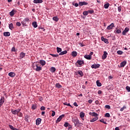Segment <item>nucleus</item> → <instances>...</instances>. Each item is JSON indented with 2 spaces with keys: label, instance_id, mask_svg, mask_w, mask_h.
Masks as SVG:
<instances>
[{
  "label": "nucleus",
  "instance_id": "nucleus-54",
  "mask_svg": "<svg viewBox=\"0 0 130 130\" xmlns=\"http://www.w3.org/2000/svg\"><path fill=\"white\" fill-rule=\"evenodd\" d=\"M52 113L51 116L53 117V116H54V115H55V112L54 111H52Z\"/></svg>",
  "mask_w": 130,
  "mask_h": 130
},
{
  "label": "nucleus",
  "instance_id": "nucleus-27",
  "mask_svg": "<svg viewBox=\"0 0 130 130\" xmlns=\"http://www.w3.org/2000/svg\"><path fill=\"white\" fill-rule=\"evenodd\" d=\"M32 26L34 28H37V22L34 21L32 22Z\"/></svg>",
  "mask_w": 130,
  "mask_h": 130
},
{
  "label": "nucleus",
  "instance_id": "nucleus-44",
  "mask_svg": "<svg viewBox=\"0 0 130 130\" xmlns=\"http://www.w3.org/2000/svg\"><path fill=\"white\" fill-rule=\"evenodd\" d=\"M73 6H75V7H76V8L79 7V3H75L74 4V3H72Z\"/></svg>",
  "mask_w": 130,
  "mask_h": 130
},
{
  "label": "nucleus",
  "instance_id": "nucleus-33",
  "mask_svg": "<svg viewBox=\"0 0 130 130\" xmlns=\"http://www.w3.org/2000/svg\"><path fill=\"white\" fill-rule=\"evenodd\" d=\"M84 57L86 59H91V55H85L84 56Z\"/></svg>",
  "mask_w": 130,
  "mask_h": 130
},
{
  "label": "nucleus",
  "instance_id": "nucleus-11",
  "mask_svg": "<svg viewBox=\"0 0 130 130\" xmlns=\"http://www.w3.org/2000/svg\"><path fill=\"white\" fill-rule=\"evenodd\" d=\"M114 27V24L113 23H112L110 25H108L107 27V29L108 30H111Z\"/></svg>",
  "mask_w": 130,
  "mask_h": 130
},
{
  "label": "nucleus",
  "instance_id": "nucleus-23",
  "mask_svg": "<svg viewBox=\"0 0 130 130\" xmlns=\"http://www.w3.org/2000/svg\"><path fill=\"white\" fill-rule=\"evenodd\" d=\"M68 53V51L64 50L62 52H61L59 54V55H63V54H67Z\"/></svg>",
  "mask_w": 130,
  "mask_h": 130
},
{
  "label": "nucleus",
  "instance_id": "nucleus-8",
  "mask_svg": "<svg viewBox=\"0 0 130 130\" xmlns=\"http://www.w3.org/2000/svg\"><path fill=\"white\" fill-rule=\"evenodd\" d=\"M42 120V119L40 118L37 119V120H36V125H39V124H40L41 123Z\"/></svg>",
  "mask_w": 130,
  "mask_h": 130
},
{
  "label": "nucleus",
  "instance_id": "nucleus-59",
  "mask_svg": "<svg viewBox=\"0 0 130 130\" xmlns=\"http://www.w3.org/2000/svg\"><path fill=\"white\" fill-rule=\"evenodd\" d=\"M79 45H80L81 47H84V46H85V45H83V44H82L81 43H79Z\"/></svg>",
  "mask_w": 130,
  "mask_h": 130
},
{
  "label": "nucleus",
  "instance_id": "nucleus-41",
  "mask_svg": "<svg viewBox=\"0 0 130 130\" xmlns=\"http://www.w3.org/2000/svg\"><path fill=\"white\" fill-rule=\"evenodd\" d=\"M126 109V107L125 106H123V107L120 109V111H123V110H124V109Z\"/></svg>",
  "mask_w": 130,
  "mask_h": 130
},
{
  "label": "nucleus",
  "instance_id": "nucleus-35",
  "mask_svg": "<svg viewBox=\"0 0 130 130\" xmlns=\"http://www.w3.org/2000/svg\"><path fill=\"white\" fill-rule=\"evenodd\" d=\"M117 54H119V55H121V54H122V53H123V52H122V51L121 50H119L117 51Z\"/></svg>",
  "mask_w": 130,
  "mask_h": 130
},
{
  "label": "nucleus",
  "instance_id": "nucleus-62",
  "mask_svg": "<svg viewBox=\"0 0 130 130\" xmlns=\"http://www.w3.org/2000/svg\"><path fill=\"white\" fill-rule=\"evenodd\" d=\"M95 103L96 104H99V101L98 100L95 101Z\"/></svg>",
  "mask_w": 130,
  "mask_h": 130
},
{
  "label": "nucleus",
  "instance_id": "nucleus-42",
  "mask_svg": "<svg viewBox=\"0 0 130 130\" xmlns=\"http://www.w3.org/2000/svg\"><path fill=\"white\" fill-rule=\"evenodd\" d=\"M105 117H110V114L107 113L105 115Z\"/></svg>",
  "mask_w": 130,
  "mask_h": 130
},
{
  "label": "nucleus",
  "instance_id": "nucleus-14",
  "mask_svg": "<svg viewBox=\"0 0 130 130\" xmlns=\"http://www.w3.org/2000/svg\"><path fill=\"white\" fill-rule=\"evenodd\" d=\"M108 54V53H107V52L104 51V54L102 56V59H105L106 58V57H107Z\"/></svg>",
  "mask_w": 130,
  "mask_h": 130
},
{
  "label": "nucleus",
  "instance_id": "nucleus-28",
  "mask_svg": "<svg viewBox=\"0 0 130 130\" xmlns=\"http://www.w3.org/2000/svg\"><path fill=\"white\" fill-rule=\"evenodd\" d=\"M9 29H10V30L14 29V24H13V23L9 24Z\"/></svg>",
  "mask_w": 130,
  "mask_h": 130
},
{
  "label": "nucleus",
  "instance_id": "nucleus-31",
  "mask_svg": "<svg viewBox=\"0 0 130 130\" xmlns=\"http://www.w3.org/2000/svg\"><path fill=\"white\" fill-rule=\"evenodd\" d=\"M37 108V105L36 104H33L31 106V109L35 110Z\"/></svg>",
  "mask_w": 130,
  "mask_h": 130
},
{
  "label": "nucleus",
  "instance_id": "nucleus-26",
  "mask_svg": "<svg viewBox=\"0 0 130 130\" xmlns=\"http://www.w3.org/2000/svg\"><path fill=\"white\" fill-rule=\"evenodd\" d=\"M109 6H110V4L107 3V4H105L104 5V7L105 8V9H108V8H109Z\"/></svg>",
  "mask_w": 130,
  "mask_h": 130
},
{
  "label": "nucleus",
  "instance_id": "nucleus-18",
  "mask_svg": "<svg viewBox=\"0 0 130 130\" xmlns=\"http://www.w3.org/2000/svg\"><path fill=\"white\" fill-rule=\"evenodd\" d=\"M3 35L5 37H9V36H11V33L10 32H4Z\"/></svg>",
  "mask_w": 130,
  "mask_h": 130
},
{
  "label": "nucleus",
  "instance_id": "nucleus-7",
  "mask_svg": "<svg viewBox=\"0 0 130 130\" xmlns=\"http://www.w3.org/2000/svg\"><path fill=\"white\" fill-rule=\"evenodd\" d=\"M88 5V3L86 2H79V6L82 7L83 6H87Z\"/></svg>",
  "mask_w": 130,
  "mask_h": 130
},
{
  "label": "nucleus",
  "instance_id": "nucleus-56",
  "mask_svg": "<svg viewBox=\"0 0 130 130\" xmlns=\"http://www.w3.org/2000/svg\"><path fill=\"white\" fill-rule=\"evenodd\" d=\"M18 113H19L18 116H19L20 117H22L23 116V114H22V113H21V112H19Z\"/></svg>",
  "mask_w": 130,
  "mask_h": 130
},
{
  "label": "nucleus",
  "instance_id": "nucleus-6",
  "mask_svg": "<svg viewBox=\"0 0 130 130\" xmlns=\"http://www.w3.org/2000/svg\"><path fill=\"white\" fill-rule=\"evenodd\" d=\"M4 103H5V97L2 96L0 100V107H2V106Z\"/></svg>",
  "mask_w": 130,
  "mask_h": 130
},
{
  "label": "nucleus",
  "instance_id": "nucleus-3",
  "mask_svg": "<svg viewBox=\"0 0 130 130\" xmlns=\"http://www.w3.org/2000/svg\"><path fill=\"white\" fill-rule=\"evenodd\" d=\"M72 122L74 123L75 126H76L77 124H80V122H79V119L77 118H73Z\"/></svg>",
  "mask_w": 130,
  "mask_h": 130
},
{
  "label": "nucleus",
  "instance_id": "nucleus-9",
  "mask_svg": "<svg viewBox=\"0 0 130 130\" xmlns=\"http://www.w3.org/2000/svg\"><path fill=\"white\" fill-rule=\"evenodd\" d=\"M101 40L102 41H104V42L106 43V44H108V43H109V42H108V39L104 38V37H101Z\"/></svg>",
  "mask_w": 130,
  "mask_h": 130
},
{
  "label": "nucleus",
  "instance_id": "nucleus-40",
  "mask_svg": "<svg viewBox=\"0 0 130 130\" xmlns=\"http://www.w3.org/2000/svg\"><path fill=\"white\" fill-rule=\"evenodd\" d=\"M100 122H102L103 123H104L105 124H107V123L104 121V119H102L100 120Z\"/></svg>",
  "mask_w": 130,
  "mask_h": 130
},
{
  "label": "nucleus",
  "instance_id": "nucleus-24",
  "mask_svg": "<svg viewBox=\"0 0 130 130\" xmlns=\"http://www.w3.org/2000/svg\"><path fill=\"white\" fill-rule=\"evenodd\" d=\"M96 120H98V117H94V118H93L92 119L90 120V122H94V121H96Z\"/></svg>",
  "mask_w": 130,
  "mask_h": 130
},
{
  "label": "nucleus",
  "instance_id": "nucleus-12",
  "mask_svg": "<svg viewBox=\"0 0 130 130\" xmlns=\"http://www.w3.org/2000/svg\"><path fill=\"white\" fill-rule=\"evenodd\" d=\"M92 69H98L99 68H100V64H92L91 66Z\"/></svg>",
  "mask_w": 130,
  "mask_h": 130
},
{
  "label": "nucleus",
  "instance_id": "nucleus-16",
  "mask_svg": "<svg viewBox=\"0 0 130 130\" xmlns=\"http://www.w3.org/2000/svg\"><path fill=\"white\" fill-rule=\"evenodd\" d=\"M89 115H92V116H94L95 117H98V114L95 113V112H89Z\"/></svg>",
  "mask_w": 130,
  "mask_h": 130
},
{
  "label": "nucleus",
  "instance_id": "nucleus-13",
  "mask_svg": "<svg viewBox=\"0 0 130 130\" xmlns=\"http://www.w3.org/2000/svg\"><path fill=\"white\" fill-rule=\"evenodd\" d=\"M26 55V54L24 52H21L19 55L20 59H22V58H24Z\"/></svg>",
  "mask_w": 130,
  "mask_h": 130
},
{
  "label": "nucleus",
  "instance_id": "nucleus-51",
  "mask_svg": "<svg viewBox=\"0 0 130 130\" xmlns=\"http://www.w3.org/2000/svg\"><path fill=\"white\" fill-rule=\"evenodd\" d=\"M63 117H64V115L62 114L60 116H59V118L61 120L62 119V118H63Z\"/></svg>",
  "mask_w": 130,
  "mask_h": 130
},
{
  "label": "nucleus",
  "instance_id": "nucleus-53",
  "mask_svg": "<svg viewBox=\"0 0 130 130\" xmlns=\"http://www.w3.org/2000/svg\"><path fill=\"white\" fill-rule=\"evenodd\" d=\"M105 108H107V109H110V106L108 105H107L105 106Z\"/></svg>",
  "mask_w": 130,
  "mask_h": 130
},
{
  "label": "nucleus",
  "instance_id": "nucleus-1",
  "mask_svg": "<svg viewBox=\"0 0 130 130\" xmlns=\"http://www.w3.org/2000/svg\"><path fill=\"white\" fill-rule=\"evenodd\" d=\"M32 68L35 70V71H36V72H40V71L42 70V68L40 66L39 63L37 62L32 64Z\"/></svg>",
  "mask_w": 130,
  "mask_h": 130
},
{
  "label": "nucleus",
  "instance_id": "nucleus-15",
  "mask_svg": "<svg viewBox=\"0 0 130 130\" xmlns=\"http://www.w3.org/2000/svg\"><path fill=\"white\" fill-rule=\"evenodd\" d=\"M34 4H42L43 3V0H34L33 1Z\"/></svg>",
  "mask_w": 130,
  "mask_h": 130
},
{
  "label": "nucleus",
  "instance_id": "nucleus-60",
  "mask_svg": "<svg viewBox=\"0 0 130 130\" xmlns=\"http://www.w3.org/2000/svg\"><path fill=\"white\" fill-rule=\"evenodd\" d=\"M24 21L25 22H29V18H25Z\"/></svg>",
  "mask_w": 130,
  "mask_h": 130
},
{
  "label": "nucleus",
  "instance_id": "nucleus-52",
  "mask_svg": "<svg viewBox=\"0 0 130 130\" xmlns=\"http://www.w3.org/2000/svg\"><path fill=\"white\" fill-rule=\"evenodd\" d=\"M16 26H18V27H20L21 26V23H20L19 22H17L16 23Z\"/></svg>",
  "mask_w": 130,
  "mask_h": 130
},
{
  "label": "nucleus",
  "instance_id": "nucleus-19",
  "mask_svg": "<svg viewBox=\"0 0 130 130\" xmlns=\"http://www.w3.org/2000/svg\"><path fill=\"white\" fill-rule=\"evenodd\" d=\"M126 64V61H123L120 63V68H123Z\"/></svg>",
  "mask_w": 130,
  "mask_h": 130
},
{
  "label": "nucleus",
  "instance_id": "nucleus-45",
  "mask_svg": "<svg viewBox=\"0 0 130 130\" xmlns=\"http://www.w3.org/2000/svg\"><path fill=\"white\" fill-rule=\"evenodd\" d=\"M60 120H61V119L59 118V117L57 119L56 121V123H58V122H59L60 121Z\"/></svg>",
  "mask_w": 130,
  "mask_h": 130
},
{
  "label": "nucleus",
  "instance_id": "nucleus-32",
  "mask_svg": "<svg viewBox=\"0 0 130 130\" xmlns=\"http://www.w3.org/2000/svg\"><path fill=\"white\" fill-rule=\"evenodd\" d=\"M72 56H77V55H78V53L76 51H73L72 52Z\"/></svg>",
  "mask_w": 130,
  "mask_h": 130
},
{
  "label": "nucleus",
  "instance_id": "nucleus-17",
  "mask_svg": "<svg viewBox=\"0 0 130 130\" xmlns=\"http://www.w3.org/2000/svg\"><path fill=\"white\" fill-rule=\"evenodd\" d=\"M8 76H9V77H11V78H14V77L16 76V73L14 72H10L8 74Z\"/></svg>",
  "mask_w": 130,
  "mask_h": 130
},
{
  "label": "nucleus",
  "instance_id": "nucleus-57",
  "mask_svg": "<svg viewBox=\"0 0 130 130\" xmlns=\"http://www.w3.org/2000/svg\"><path fill=\"white\" fill-rule=\"evenodd\" d=\"M73 105L74 106H76V107H78V106H79V105H78V104H77V102L74 103Z\"/></svg>",
  "mask_w": 130,
  "mask_h": 130
},
{
  "label": "nucleus",
  "instance_id": "nucleus-63",
  "mask_svg": "<svg viewBox=\"0 0 130 130\" xmlns=\"http://www.w3.org/2000/svg\"><path fill=\"white\" fill-rule=\"evenodd\" d=\"M101 93H102V91L101 90L98 91V94H101Z\"/></svg>",
  "mask_w": 130,
  "mask_h": 130
},
{
  "label": "nucleus",
  "instance_id": "nucleus-25",
  "mask_svg": "<svg viewBox=\"0 0 130 130\" xmlns=\"http://www.w3.org/2000/svg\"><path fill=\"white\" fill-rule=\"evenodd\" d=\"M96 83L98 87H101V86H102V84L100 82V81L97 80Z\"/></svg>",
  "mask_w": 130,
  "mask_h": 130
},
{
  "label": "nucleus",
  "instance_id": "nucleus-55",
  "mask_svg": "<svg viewBox=\"0 0 130 130\" xmlns=\"http://www.w3.org/2000/svg\"><path fill=\"white\" fill-rule=\"evenodd\" d=\"M118 12H121V6H119L118 7Z\"/></svg>",
  "mask_w": 130,
  "mask_h": 130
},
{
  "label": "nucleus",
  "instance_id": "nucleus-61",
  "mask_svg": "<svg viewBox=\"0 0 130 130\" xmlns=\"http://www.w3.org/2000/svg\"><path fill=\"white\" fill-rule=\"evenodd\" d=\"M92 102H93V100H88V103H89V104H91Z\"/></svg>",
  "mask_w": 130,
  "mask_h": 130
},
{
  "label": "nucleus",
  "instance_id": "nucleus-48",
  "mask_svg": "<svg viewBox=\"0 0 130 130\" xmlns=\"http://www.w3.org/2000/svg\"><path fill=\"white\" fill-rule=\"evenodd\" d=\"M116 32H117V34H119L121 33V30L120 29H117V30H116Z\"/></svg>",
  "mask_w": 130,
  "mask_h": 130
},
{
  "label": "nucleus",
  "instance_id": "nucleus-34",
  "mask_svg": "<svg viewBox=\"0 0 130 130\" xmlns=\"http://www.w3.org/2000/svg\"><path fill=\"white\" fill-rule=\"evenodd\" d=\"M55 71H56V70L55 69V68H54V67L51 68V72L52 73H54L55 72Z\"/></svg>",
  "mask_w": 130,
  "mask_h": 130
},
{
  "label": "nucleus",
  "instance_id": "nucleus-5",
  "mask_svg": "<svg viewBox=\"0 0 130 130\" xmlns=\"http://www.w3.org/2000/svg\"><path fill=\"white\" fill-rule=\"evenodd\" d=\"M129 31V28L128 27H125L124 30L122 32V35L125 36L126 33Z\"/></svg>",
  "mask_w": 130,
  "mask_h": 130
},
{
  "label": "nucleus",
  "instance_id": "nucleus-64",
  "mask_svg": "<svg viewBox=\"0 0 130 130\" xmlns=\"http://www.w3.org/2000/svg\"><path fill=\"white\" fill-rule=\"evenodd\" d=\"M115 130H119V128H118V127H115Z\"/></svg>",
  "mask_w": 130,
  "mask_h": 130
},
{
  "label": "nucleus",
  "instance_id": "nucleus-29",
  "mask_svg": "<svg viewBox=\"0 0 130 130\" xmlns=\"http://www.w3.org/2000/svg\"><path fill=\"white\" fill-rule=\"evenodd\" d=\"M52 20H53V21H55V22H57L58 20H59V19L58 18L57 16H54L52 18Z\"/></svg>",
  "mask_w": 130,
  "mask_h": 130
},
{
  "label": "nucleus",
  "instance_id": "nucleus-10",
  "mask_svg": "<svg viewBox=\"0 0 130 130\" xmlns=\"http://www.w3.org/2000/svg\"><path fill=\"white\" fill-rule=\"evenodd\" d=\"M17 13V10H12L11 12H10V15L11 17H13L14 14Z\"/></svg>",
  "mask_w": 130,
  "mask_h": 130
},
{
  "label": "nucleus",
  "instance_id": "nucleus-50",
  "mask_svg": "<svg viewBox=\"0 0 130 130\" xmlns=\"http://www.w3.org/2000/svg\"><path fill=\"white\" fill-rule=\"evenodd\" d=\"M89 14H93L94 13V10H88L87 11Z\"/></svg>",
  "mask_w": 130,
  "mask_h": 130
},
{
  "label": "nucleus",
  "instance_id": "nucleus-4",
  "mask_svg": "<svg viewBox=\"0 0 130 130\" xmlns=\"http://www.w3.org/2000/svg\"><path fill=\"white\" fill-rule=\"evenodd\" d=\"M84 63H85V62H84V60H78L76 62L75 64L77 66V67H79L78 66V64H79V66H82V64H84Z\"/></svg>",
  "mask_w": 130,
  "mask_h": 130
},
{
  "label": "nucleus",
  "instance_id": "nucleus-39",
  "mask_svg": "<svg viewBox=\"0 0 130 130\" xmlns=\"http://www.w3.org/2000/svg\"><path fill=\"white\" fill-rule=\"evenodd\" d=\"M50 55L53 56V57H58L59 55L58 54H50Z\"/></svg>",
  "mask_w": 130,
  "mask_h": 130
},
{
  "label": "nucleus",
  "instance_id": "nucleus-30",
  "mask_svg": "<svg viewBox=\"0 0 130 130\" xmlns=\"http://www.w3.org/2000/svg\"><path fill=\"white\" fill-rule=\"evenodd\" d=\"M77 74H78V75H80L81 77H83V76H84V74H83V72H82V71H78L77 72Z\"/></svg>",
  "mask_w": 130,
  "mask_h": 130
},
{
  "label": "nucleus",
  "instance_id": "nucleus-47",
  "mask_svg": "<svg viewBox=\"0 0 130 130\" xmlns=\"http://www.w3.org/2000/svg\"><path fill=\"white\" fill-rule=\"evenodd\" d=\"M9 126L10 128L12 130H14L15 128V127H14V126H13V125H9Z\"/></svg>",
  "mask_w": 130,
  "mask_h": 130
},
{
  "label": "nucleus",
  "instance_id": "nucleus-46",
  "mask_svg": "<svg viewBox=\"0 0 130 130\" xmlns=\"http://www.w3.org/2000/svg\"><path fill=\"white\" fill-rule=\"evenodd\" d=\"M126 90L127 91V92H130V87L128 86H127L126 87Z\"/></svg>",
  "mask_w": 130,
  "mask_h": 130
},
{
  "label": "nucleus",
  "instance_id": "nucleus-36",
  "mask_svg": "<svg viewBox=\"0 0 130 130\" xmlns=\"http://www.w3.org/2000/svg\"><path fill=\"white\" fill-rule=\"evenodd\" d=\"M56 49H57V52L58 53H59V52H60L61 51V49L60 48L58 47H57L56 48Z\"/></svg>",
  "mask_w": 130,
  "mask_h": 130
},
{
  "label": "nucleus",
  "instance_id": "nucleus-21",
  "mask_svg": "<svg viewBox=\"0 0 130 130\" xmlns=\"http://www.w3.org/2000/svg\"><path fill=\"white\" fill-rule=\"evenodd\" d=\"M40 63L43 67L46 63V62L44 60H40Z\"/></svg>",
  "mask_w": 130,
  "mask_h": 130
},
{
  "label": "nucleus",
  "instance_id": "nucleus-37",
  "mask_svg": "<svg viewBox=\"0 0 130 130\" xmlns=\"http://www.w3.org/2000/svg\"><path fill=\"white\" fill-rule=\"evenodd\" d=\"M88 11H84V12H83V15L84 16H88Z\"/></svg>",
  "mask_w": 130,
  "mask_h": 130
},
{
  "label": "nucleus",
  "instance_id": "nucleus-2",
  "mask_svg": "<svg viewBox=\"0 0 130 130\" xmlns=\"http://www.w3.org/2000/svg\"><path fill=\"white\" fill-rule=\"evenodd\" d=\"M21 111V109H17V110H11V112L12 114H14V115H18L19 114V113Z\"/></svg>",
  "mask_w": 130,
  "mask_h": 130
},
{
  "label": "nucleus",
  "instance_id": "nucleus-20",
  "mask_svg": "<svg viewBox=\"0 0 130 130\" xmlns=\"http://www.w3.org/2000/svg\"><path fill=\"white\" fill-rule=\"evenodd\" d=\"M55 87L57 88V89H60L62 88V86H61V85H60L59 83H56L55 84Z\"/></svg>",
  "mask_w": 130,
  "mask_h": 130
},
{
  "label": "nucleus",
  "instance_id": "nucleus-43",
  "mask_svg": "<svg viewBox=\"0 0 130 130\" xmlns=\"http://www.w3.org/2000/svg\"><path fill=\"white\" fill-rule=\"evenodd\" d=\"M69 125H70V123H69V122H66L64 124V126H65V127H68V126H69Z\"/></svg>",
  "mask_w": 130,
  "mask_h": 130
},
{
  "label": "nucleus",
  "instance_id": "nucleus-49",
  "mask_svg": "<svg viewBox=\"0 0 130 130\" xmlns=\"http://www.w3.org/2000/svg\"><path fill=\"white\" fill-rule=\"evenodd\" d=\"M40 110H41V111L45 110V107H44V106H42V107H41V108H40Z\"/></svg>",
  "mask_w": 130,
  "mask_h": 130
},
{
  "label": "nucleus",
  "instance_id": "nucleus-58",
  "mask_svg": "<svg viewBox=\"0 0 130 130\" xmlns=\"http://www.w3.org/2000/svg\"><path fill=\"white\" fill-rule=\"evenodd\" d=\"M11 51H16V48H15V47H13L11 49Z\"/></svg>",
  "mask_w": 130,
  "mask_h": 130
},
{
  "label": "nucleus",
  "instance_id": "nucleus-38",
  "mask_svg": "<svg viewBox=\"0 0 130 130\" xmlns=\"http://www.w3.org/2000/svg\"><path fill=\"white\" fill-rule=\"evenodd\" d=\"M63 105H67V106H70L73 108V107H72V106L71 105V104H70V103L68 104V103L66 102V103H63Z\"/></svg>",
  "mask_w": 130,
  "mask_h": 130
},
{
  "label": "nucleus",
  "instance_id": "nucleus-22",
  "mask_svg": "<svg viewBox=\"0 0 130 130\" xmlns=\"http://www.w3.org/2000/svg\"><path fill=\"white\" fill-rule=\"evenodd\" d=\"M80 117H81V118H84V117H85V113L81 112L80 113Z\"/></svg>",
  "mask_w": 130,
  "mask_h": 130
}]
</instances>
